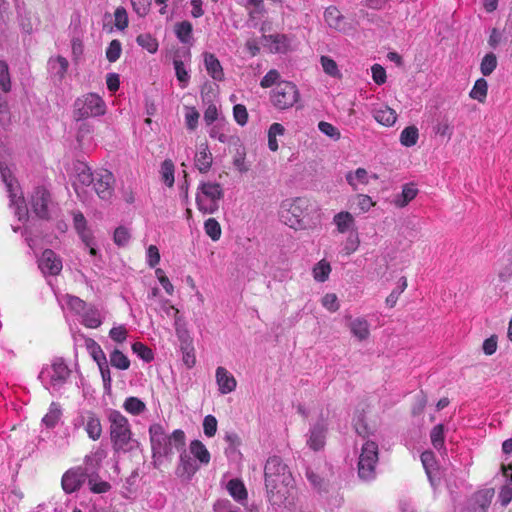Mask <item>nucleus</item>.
<instances>
[{"label":"nucleus","instance_id":"obj_1","mask_svg":"<svg viewBox=\"0 0 512 512\" xmlns=\"http://www.w3.org/2000/svg\"><path fill=\"white\" fill-rule=\"evenodd\" d=\"M264 476L270 502L287 506L293 490V478L287 465L278 456L269 457L264 467Z\"/></svg>","mask_w":512,"mask_h":512},{"label":"nucleus","instance_id":"obj_2","mask_svg":"<svg viewBox=\"0 0 512 512\" xmlns=\"http://www.w3.org/2000/svg\"><path fill=\"white\" fill-rule=\"evenodd\" d=\"M149 437L155 462H160L163 458H171L174 450L180 451L184 448L186 440L182 430L176 429L168 435L164 427L158 423L150 425Z\"/></svg>","mask_w":512,"mask_h":512},{"label":"nucleus","instance_id":"obj_3","mask_svg":"<svg viewBox=\"0 0 512 512\" xmlns=\"http://www.w3.org/2000/svg\"><path fill=\"white\" fill-rule=\"evenodd\" d=\"M314 212H316L315 208L309 199L298 197L282 202L280 217L289 227L295 230H304L315 226Z\"/></svg>","mask_w":512,"mask_h":512},{"label":"nucleus","instance_id":"obj_4","mask_svg":"<svg viewBox=\"0 0 512 512\" xmlns=\"http://www.w3.org/2000/svg\"><path fill=\"white\" fill-rule=\"evenodd\" d=\"M110 423V437L116 452L127 453L139 446V442L133 438L128 419L117 410L108 413Z\"/></svg>","mask_w":512,"mask_h":512},{"label":"nucleus","instance_id":"obj_5","mask_svg":"<svg viewBox=\"0 0 512 512\" xmlns=\"http://www.w3.org/2000/svg\"><path fill=\"white\" fill-rule=\"evenodd\" d=\"M5 147L0 145V174L4 182L8 197L10 200V207L14 210L15 216L19 221H25L28 218V209L25 204L23 193L19 188L18 182L13 177L10 169L4 160Z\"/></svg>","mask_w":512,"mask_h":512},{"label":"nucleus","instance_id":"obj_6","mask_svg":"<svg viewBox=\"0 0 512 512\" xmlns=\"http://www.w3.org/2000/svg\"><path fill=\"white\" fill-rule=\"evenodd\" d=\"M224 190L220 183L200 181L196 192V206L203 214H214L219 210Z\"/></svg>","mask_w":512,"mask_h":512},{"label":"nucleus","instance_id":"obj_7","mask_svg":"<svg viewBox=\"0 0 512 512\" xmlns=\"http://www.w3.org/2000/svg\"><path fill=\"white\" fill-rule=\"evenodd\" d=\"M70 369L62 358H54L50 364L43 366L39 379L43 386L51 392L58 391L66 383Z\"/></svg>","mask_w":512,"mask_h":512},{"label":"nucleus","instance_id":"obj_8","mask_svg":"<svg viewBox=\"0 0 512 512\" xmlns=\"http://www.w3.org/2000/svg\"><path fill=\"white\" fill-rule=\"evenodd\" d=\"M106 111L107 105L100 95L87 93L75 100L73 117L76 121H82L90 117L103 116Z\"/></svg>","mask_w":512,"mask_h":512},{"label":"nucleus","instance_id":"obj_9","mask_svg":"<svg viewBox=\"0 0 512 512\" xmlns=\"http://www.w3.org/2000/svg\"><path fill=\"white\" fill-rule=\"evenodd\" d=\"M300 99L297 86L291 81H282L275 86L270 94V101L279 110L293 107Z\"/></svg>","mask_w":512,"mask_h":512},{"label":"nucleus","instance_id":"obj_10","mask_svg":"<svg viewBox=\"0 0 512 512\" xmlns=\"http://www.w3.org/2000/svg\"><path fill=\"white\" fill-rule=\"evenodd\" d=\"M378 462V445L374 441H366L361 448L358 461V475L362 480L369 481L375 477Z\"/></svg>","mask_w":512,"mask_h":512},{"label":"nucleus","instance_id":"obj_11","mask_svg":"<svg viewBox=\"0 0 512 512\" xmlns=\"http://www.w3.org/2000/svg\"><path fill=\"white\" fill-rule=\"evenodd\" d=\"M30 203L33 212L41 219H50L58 210L50 192L44 187H37L34 190Z\"/></svg>","mask_w":512,"mask_h":512},{"label":"nucleus","instance_id":"obj_12","mask_svg":"<svg viewBox=\"0 0 512 512\" xmlns=\"http://www.w3.org/2000/svg\"><path fill=\"white\" fill-rule=\"evenodd\" d=\"M328 431L327 417L321 412L319 419L311 424L306 434V444L313 451H319L324 448Z\"/></svg>","mask_w":512,"mask_h":512},{"label":"nucleus","instance_id":"obj_13","mask_svg":"<svg viewBox=\"0 0 512 512\" xmlns=\"http://www.w3.org/2000/svg\"><path fill=\"white\" fill-rule=\"evenodd\" d=\"M73 424L76 428L83 427L88 437L94 441L102 435V425L98 415L90 410L79 412L74 419Z\"/></svg>","mask_w":512,"mask_h":512},{"label":"nucleus","instance_id":"obj_14","mask_svg":"<svg viewBox=\"0 0 512 512\" xmlns=\"http://www.w3.org/2000/svg\"><path fill=\"white\" fill-rule=\"evenodd\" d=\"M74 169L76 172V177L73 186L78 197L84 201L86 193L85 189L94 183L96 173H92L87 164L83 162H78Z\"/></svg>","mask_w":512,"mask_h":512},{"label":"nucleus","instance_id":"obj_15","mask_svg":"<svg viewBox=\"0 0 512 512\" xmlns=\"http://www.w3.org/2000/svg\"><path fill=\"white\" fill-rule=\"evenodd\" d=\"M87 477L83 467H75L67 470L62 476V488L67 494H71L80 489Z\"/></svg>","mask_w":512,"mask_h":512},{"label":"nucleus","instance_id":"obj_16","mask_svg":"<svg viewBox=\"0 0 512 512\" xmlns=\"http://www.w3.org/2000/svg\"><path fill=\"white\" fill-rule=\"evenodd\" d=\"M38 267L43 275H58L62 270L61 258L51 249L43 251L42 255L38 259Z\"/></svg>","mask_w":512,"mask_h":512},{"label":"nucleus","instance_id":"obj_17","mask_svg":"<svg viewBox=\"0 0 512 512\" xmlns=\"http://www.w3.org/2000/svg\"><path fill=\"white\" fill-rule=\"evenodd\" d=\"M113 174L107 170L96 172L93 189L103 200H109L113 193Z\"/></svg>","mask_w":512,"mask_h":512},{"label":"nucleus","instance_id":"obj_18","mask_svg":"<svg viewBox=\"0 0 512 512\" xmlns=\"http://www.w3.org/2000/svg\"><path fill=\"white\" fill-rule=\"evenodd\" d=\"M103 320V311L92 304H89L80 315L81 324L90 329H95L101 326Z\"/></svg>","mask_w":512,"mask_h":512},{"label":"nucleus","instance_id":"obj_19","mask_svg":"<svg viewBox=\"0 0 512 512\" xmlns=\"http://www.w3.org/2000/svg\"><path fill=\"white\" fill-rule=\"evenodd\" d=\"M215 377L219 392L221 394L226 395L236 389L237 381L226 368L219 366L216 369Z\"/></svg>","mask_w":512,"mask_h":512},{"label":"nucleus","instance_id":"obj_20","mask_svg":"<svg viewBox=\"0 0 512 512\" xmlns=\"http://www.w3.org/2000/svg\"><path fill=\"white\" fill-rule=\"evenodd\" d=\"M199 465L196 461L186 452L180 454V461L177 467V474L187 480H190L198 471Z\"/></svg>","mask_w":512,"mask_h":512},{"label":"nucleus","instance_id":"obj_21","mask_svg":"<svg viewBox=\"0 0 512 512\" xmlns=\"http://www.w3.org/2000/svg\"><path fill=\"white\" fill-rule=\"evenodd\" d=\"M324 20L330 28L336 31L343 33L347 31V23L345 22L344 16L334 6H330L325 10Z\"/></svg>","mask_w":512,"mask_h":512},{"label":"nucleus","instance_id":"obj_22","mask_svg":"<svg viewBox=\"0 0 512 512\" xmlns=\"http://www.w3.org/2000/svg\"><path fill=\"white\" fill-rule=\"evenodd\" d=\"M107 453L105 449L98 447L93 450L90 454L86 455L84 458L85 467H83L84 471H86L87 476L89 474H97L98 469L101 466L102 461L106 457Z\"/></svg>","mask_w":512,"mask_h":512},{"label":"nucleus","instance_id":"obj_23","mask_svg":"<svg viewBox=\"0 0 512 512\" xmlns=\"http://www.w3.org/2000/svg\"><path fill=\"white\" fill-rule=\"evenodd\" d=\"M73 224L78 236L84 244H91V237H93L92 230L88 227L87 221L80 211L73 213Z\"/></svg>","mask_w":512,"mask_h":512},{"label":"nucleus","instance_id":"obj_24","mask_svg":"<svg viewBox=\"0 0 512 512\" xmlns=\"http://www.w3.org/2000/svg\"><path fill=\"white\" fill-rule=\"evenodd\" d=\"M333 224L336 226L337 232L344 234L356 231L355 219L350 212L341 211L334 215Z\"/></svg>","mask_w":512,"mask_h":512},{"label":"nucleus","instance_id":"obj_25","mask_svg":"<svg viewBox=\"0 0 512 512\" xmlns=\"http://www.w3.org/2000/svg\"><path fill=\"white\" fill-rule=\"evenodd\" d=\"M348 327L351 334L359 341H364L370 336V325L364 317H356L351 319Z\"/></svg>","mask_w":512,"mask_h":512},{"label":"nucleus","instance_id":"obj_26","mask_svg":"<svg viewBox=\"0 0 512 512\" xmlns=\"http://www.w3.org/2000/svg\"><path fill=\"white\" fill-rule=\"evenodd\" d=\"M204 65L209 76L215 81L224 79V71L220 61L212 53H204Z\"/></svg>","mask_w":512,"mask_h":512},{"label":"nucleus","instance_id":"obj_27","mask_svg":"<svg viewBox=\"0 0 512 512\" xmlns=\"http://www.w3.org/2000/svg\"><path fill=\"white\" fill-rule=\"evenodd\" d=\"M372 114L374 119L384 126H392L397 120L396 112L387 105L374 108Z\"/></svg>","mask_w":512,"mask_h":512},{"label":"nucleus","instance_id":"obj_28","mask_svg":"<svg viewBox=\"0 0 512 512\" xmlns=\"http://www.w3.org/2000/svg\"><path fill=\"white\" fill-rule=\"evenodd\" d=\"M212 154L210 153L208 146L201 145L195 156V166L200 173H207L212 165Z\"/></svg>","mask_w":512,"mask_h":512},{"label":"nucleus","instance_id":"obj_29","mask_svg":"<svg viewBox=\"0 0 512 512\" xmlns=\"http://www.w3.org/2000/svg\"><path fill=\"white\" fill-rule=\"evenodd\" d=\"M226 489L235 501L243 503L247 500V490L242 480L238 478L231 479L227 483Z\"/></svg>","mask_w":512,"mask_h":512},{"label":"nucleus","instance_id":"obj_30","mask_svg":"<svg viewBox=\"0 0 512 512\" xmlns=\"http://www.w3.org/2000/svg\"><path fill=\"white\" fill-rule=\"evenodd\" d=\"M48 66L51 75L61 81L67 73L69 63L66 58L57 56L49 60Z\"/></svg>","mask_w":512,"mask_h":512},{"label":"nucleus","instance_id":"obj_31","mask_svg":"<svg viewBox=\"0 0 512 512\" xmlns=\"http://www.w3.org/2000/svg\"><path fill=\"white\" fill-rule=\"evenodd\" d=\"M418 194V189L413 183H407L403 186L401 194L397 195L394 199V204L403 208L408 205Z\"/></svg>","mask_w":512,"mask_h":512},{"label":"nucleus","instance_id":"obj_32","mask_svg":"<svg viewBox=\"0 0 512 512\" xmlns=\"http://www.w3.org/2000/svg\"><path fill=\"white\" fill-rule=\"evenodd\" d=\"M190 453L201 465H208L211 459L210 453L205 445L199 440H193L189 446Z\"/></svg>","mask_w":512,"mask_h":512},{"label":"nucleus","instance_id":"obj_33","mask_svg":"<svg viewBox=\"0 0 512 512\" xmlns=\"http://www.w3.org/2000/svg\"><path fill=\"white\" fill-rule=\"evenodd\" d=\"M160 177L164 184L171 188L175 182V165L171 159H165L160 166Z\"/></svg>","mask_w":512,"mask_h":512},{"label":"nucleus","instance_id":"obj_34","mask_svg":"<svg viewBox=\"0 0 512 512\" xmlns=\"http://www.w3.org/2000/svg\"><path fill=\"white\" fill-rule=\"evenodd\" d=\"M265 44L269 43V49L274 53L284 52L286 49V37L284 35H264L262 36Z\"/></svg>","mask_w":512,"mask_h":512},{"label":"nucleus","instance_id":"obj_35","mask_svg":"<svg viewBox=\"0 0 512 512\" xmlns=\"http://www.w3.org/2000/svg\"><path fill=\"white\" fill-rule=\"evenodd\" d=\"M173 65L175 69L176 78L179 81V85L182 89H185L190 81V72L186 68L184 62L180 59H174Z\"/></svg>","mask_w":512,"mask_h":512},{"label":"nucleus","instance_id":"obj_36","mask_svg":"<svg viewBox=\"0 0 512 512\" xmlns=\"http://www.w3.org/2000/svg\"><path fill=\"white\" fill-rule=\"evenodd\" d=\"M61 417V409L59 404L52 402L50 404L47 414L43 417L42 423L47 428H54Z\"/></svg>","mask_w":512,"mask_h":512},{"label":"nucleus","instance_id":"obj_37","mask_svg":"<svg viewBox=\"0 0 512 512\" xmlns=\"http://www.w3.org/2000/svg\"><path fill=\"white\" fill-rule=\"evenodd\" d=\"M492 490H484L475 494L474 501L478 507H474L475 512H486V509L489 507L492 497Z\"/></svg>","mask_w":512,"mask_h":512},{"label":"nucleus","instance_id":"obj_38","mask_svg":"<svg viewBox=\"0 0 512 512\" xmlns=\"http://www.w3.org/2000/svg\"><path fill=\"white\" fill-rule=\"evenodd\" d=\"M86 479H88L89 489L93 493H97V494L105 493V492L109 491L111 488V485L108 482L103 481L99 478L98 473L97 474H89L86 477Z\"/></svg>","mask_w":512,"mask_h":512},{"label":"nucleus","instance_id":"obj_39","mask_svg":"<svg viewBox=\"0 0 512 512\" xmlns=\"http://www.w3.org/2000/svg\"><path fill=\"white\" fill-rule=\"evenodd\" d=\"M488 84L484 78H479L470 91V97L483 103L487 97Z\"/></svg>","mask_w":512,"mask_h":512},{"label":"nucleus","instance_id":"obj_40","mask_svg":"<svg viewBox=\"0 0 512 512\" xmlns=\"http://www.w3.org/2000/svg\"><path fill=\"white\" fill-rule=\"evenodd\" d=\"M346 180L356 190L358 184H368V172L364 168H358L355 172H349L346 175Z\"/></svg>","mask_w":512,"mask_h":512},{"label":"nucleus","instance_id":"obj_41","mask_svg":"<svg viewBox=\"0 0 512 512\" xmlns=\"http://www.w3.org/2000/svg\"><path fill=\"white\" fill-rule=\"evenodd\" d=\"M193 27L189 21H182L176 25L175 33L180 42L187 44L192 39Z\"/></svg>","mask_w":512,"mask_h":512},{"label":"nucleus","instance_id":"obj_42","mask_svg":"<svg viewBox=\"0 0 512 512\" xmlns=\"http://www.w3.org/2000/svg\"><path fill=\"white\" fill-rule=\"evenodd\" d=\"M418 138V129L415 126H408L400 134V143L405 147H411L417 143Z\"/></svg>","mask_w":512,"mask_h":512},{"label":"nucleus","instance_id":"obj_43","mask_svg":"<svg viewBox=\"0 0 512 512\" xmlns=\"http://www.w3.org/2000/svg\"><path fill=\"white\" fill-rule=\"evenodd\" d=\"M123 408L132 415H140L146 410V405L137 397H128L124 401Z\"/></svg>","mask_w":512,"mask_h":512},{"label":"nucleus","instance_id":"obj_44","mask_svg":"<svg viewBox=\"0 0 512 512\" xmlns=\"http://www.w3.org/2000/svg\"><path fill=\"white\" fill-rule=\"evenodd\" d=\"M110 363L113 367L120 370H127L130 367V360L118 349L111 352Z\"/></svg>","mask_w":512,"mask_h":512},{"label":"nucleus","instance_id":"obj_45","mask_svg":"<svg viewBox=\"0 0 512 512\" xmlns=\"http://www.w3.org/2000/svg\"><path fill=\"white\" fill-rule=\"evenodd\" d=\"M11 90V79L8 65L4 61H0V93H8Z\"/></svg>","mask_w":512,"mask_h":512},{"label":"nucleus","instance_id":"obj_46","mask_svg":"<svg viewBox=\"0 0 512 512\" xmlns=\"http://www.w3.org/2000/svg\"><path fill=\"white\" fill-rule=\"evenodd\" d=\"M497 67V58L494 53H487L480 64L481 73L484 76H489Z\"/></svg>","mask_w":512,"mask_h":512},{"label":"nucleus","instance_id":"obj_47","mask_svg":"<svg viewBox=\"0 0 512 512\" xmlns=\"http://www.w3.org/2000/svg\"><path fill=\"white\" fill-rule=\"evenodd\" d=\"M320 63L323 68V71L333 77V78H339L341 76V73L338 69L337 63L328 56H321Z\"/></svg>","mask_w":512,"mask_h":512},{"label":"nucleus","instance_id":"obj_48","mask_svg":"<svg viewBox=\"0 0 512 512\" xmlns=\"http://www.w3.org/2000/svg\"><path fill=\"white\" fill-rule=\"evenodd\" d=\"M330 272V264L324 260L318 262L313 268L314 279L318 282L326 281L329 277Z\"/></svg>","mask_w":512,"mask_h":512},{"label":"nucleus","instance_id":"obj_49","mask_svg":"<svg viewBox=\"0 0 512 512\" xmlns=\"http://www.w3.org/2000/svg\"><path fill=\"white\" fill-rule=\"evenodd\" d=\"M136 42L149 53H155L158 50V42L150 34H140Z\"/></svg>","mask_w":512,"mask_h":512},{"label":"nucleus","instance_id":"obj_50","mask_svg":"<svg viewBox=\"0 0 512 512\" xmlns=\"http://www.w3.org/2000/svg\"><path fill=\"white\" fill-rule=\"evenodd\" d=\"M205 233L213 240L217 241L221 236V227L214 218H209L204 223Z\"/></svg>","mask_w":512,"mask_h":512},{"label":"nucleus","instance_id":"obj_51","mask_svg":"<svg viewBox=\"0 0 512 512\" xmlns=\"http://www.w3.org/2000/svg\"><path fill=\"white\" fill-rule=\"evenodd\" d=\"M66 305L71 311L80 316L89 304L79 297L67 295Z\"/></svg>","mask_w":512,"mask_h":512},{"label":"nucleus","instance_id":"obj_52","mask_svg":"<svg viewBox=\"0 0 512 512\" xmlns=\"http://www.w3.org/2000/svg\"><path fill=\"white\" fill-rule=\"evenodd\" d=\"M430 438L435 449L441 450L444 447V427L442 424L436 425L432 429Z\"/></svg>","mask_w":512,"mask_h":512},{"label":"nucleus","instance_id":"obj_53","mask_svg":"<svg viewBox=\"0 0 512 512\" xmlns=\"http://www.w3.org/2000/svg\"><path fill=\"white\" fill-rule=\"evenodd\" d=\"M226 124L223 122H216L209 130V136L213 139H217L222 143L228 141V136L225 133Z\"/></svg>","mask_w":512,"mask_h":512},{"label":"nucleus","instance_id":"obj_54","mask_svg":"<svg viewBox=\"0 0 512 512\" xmlns=\"http://www.w3.org/2000/svg\"><path fill=\"white\" fill-rule=\"evenodd\" d=\"M359 244H360V239H359L358 232L352 231L351 233H349V235L344 243L343 251L345 252L346 255H350L358 249Z\"/></svg>","mask_w":512,"mask_h":512},{"label":"nucleus","instance_id":"obj_55","mask_svg":"<svg viewBox=\"0 0 512 512\" xmlns=\"http://www.w3.org/2000/svg\"><path fill=\"white\" fill-rule=\"evenodd\" d=\"M280 78H281L280 73L276 69H271L261 79L260 86L262 88H270L272 86H277L278 83L283 81V80H280Z\"/></svg>","mask_w":512,"mask_h":512},{"label":"nucleus","instance_id":"obj_56","mask_svg":"<svg viewBox=\"0 0 512 512\" xmlns=\"http://www.w3.org/2000/svg\"><path fill=\"white\" fill-rule=\"evenodd\" d=\"M122 52L121 42L117 39H114L110 42L109 46L106 49V57L109 62H116Z\"/></svg>","mask_w":512,"mask_h":512},{"label":"nucleus","instance_id":"obj_57","mask_svg":"<svg viewBox=\"0 0 512 512\" xmlns=\"http://www.w3.org/2000/svg\"><path fill=\"white\" fill-rule=\"evenodd\" d=\"M132 350L138 357L146 362H150L153 360V352L150 348L144 345L141 342H135L132 345Z\"/></svg>","mask_w":512,"mask_h":512},{"label":"nucleus","instance_id":"obj_58","mask_svg":"<svg viewBox=\"0 0 512 512\" xmlns=\"http://www.w3.org/2000/svg\"><path fill=\"white\" fill-rule=\"evenodd\" d=\"M98 368H99L100 373H101V378H102V381H103L104 390H105L106 393H110L112 378H111V372H110V368H109V365H108V361H106L104 364H102V363L99 364Z\"/></svg>","mask_w":512,"mask_h":512},{"label":"nucleus","instance_id":"obj_59","mask_svg":"<svg viewBox=\"0 0 512 512\" xmlns=\"http://www.w3.org/2000/svg\"><path fill=\"white\" fill-rule=\"evenodd\" d=\"M130 238H131V234L126 227L120 226V227L116 228V230L114 232V242L116 245L125 246L128 244Z\"/></svg>","mask_w":512,"mask_h":512},{"label":"nucleus","instance_id":"obj_60","mask_svg":"<svg viewBox=\"0 0 512 512\" xmlns=\"http://www.w3.org/2000/svg\"><path fill=\"white\" fill-rule=\"evenodd\" d=\"M199 113L194 107H187L185 113V123L189 130H195L198 125Z\"/></svg>","mask_w":512,"mask_h":512},{"label":"nucleus","instance_id":"obj_61","mask_svg":"<svg viewBox=\"0 0 512 512\" xmlns=\"http://www.w3.org/2000/svg\"><path fill=\"white\" fill-rule=\"evenodd\" d=\"M322 306L330 312H336L340 305L336 294L327 293L321 299Z\"/></svg>","mask_w":512,"mask_h":512},{"label":"nucleus","instance_id":"obj_62","mask_svg":"<svg viewBox=\"0 0 512 512\" xmlns=\"http://www.w3.org/2000/svg\"><path fill=\"white\" fill-rule=\"evenodd\" d=\"M318 129L323 134H325L326 136H328L334 140H338L341 137L340 131L334 125H332L328 122L320 121L318 123Z\"/></svg>","mask_w":512,"mask_h":512},{"label":"nucleus","instance_id":"obj_63","mask_svg":"<svg viewBox=\"0 0 512 512\" xmlns=\"http://www.w3.org/2000/svg\"><path fill=\"white\" fill-rule=\"evenodd\" d=\"M203 431L207 437H213L217 431V419L213 415H207L203 420Z\"/></svg>","mask_w":512,"mask_h":512},{"label":"nucleus","instance_id":"obj_64","mask_svg":"<svg viewBox=\"0 0 512 512\" xmlns=\"http://www.w3.org/2000/svg\"><path fill=\"white\" fill-rule=\"evenodd\" d=\"M233 116H234L235 121L241 126H244L248 121L247 109L242 104H237L234 106Z\"/></svg>","mask_w":512,"mask_h":512}]
</instances>
